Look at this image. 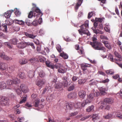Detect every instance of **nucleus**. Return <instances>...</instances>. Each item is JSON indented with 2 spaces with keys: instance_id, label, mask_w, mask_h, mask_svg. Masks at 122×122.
<instances>
[{
  "instance_id": "obj_5",
  "label": "nucleus",
  "mask_w": 122,
  "mask_h": 122,
  "mask_svg": "<svg viewBox=\"0 0 122 122\" xmlns=\"http://www.w3.org/2000/svg\"><path fill=\"white\" fill-rule=\"evenodd\" d=\"M24 34L27 37L30 38L34 39L33 41L37 45H39L40 44V42L39 40L38 39H34L35 38L36 36V35H34L32 34H29L27 32H25Z\"/></svg>"
},
{
  "instance_id": "obj_1",
  "label": "nucleus",
  "mask_w": 122,
  "mask_h": 122,
  "mask_svg": "<svg viewBox=\"0 0 122 122\" xmlns=\"http://www.w3.org/2000/svg\"><path fill=\"white\" fill-rule=\"evenodd\" d=\"M93 42H91L90 45L94 49L97 50H101L103 52L106 51V49L104 47L102 46V44L100 42L96 41L97 40V36L95 35L93 36L92 38Z\"/></svg>"
},
{
  "instance_id": "obj_43",
  "label": "nucleus",
  "mask_w": 122,
  "mask_h": 122,
  "mask_svg": "<svg viewBox=\"0 0 122 122\" xmlns=\"http://www.w3.org/2000/svg\"><path fill=\"white\" fill-rule=\"evenodd\" d=\"M13 80L14 84H17L20 82V79H18L17 77H15Z\"/></svg>"
},
{
  "instance_id": "obj_50",
  "label": "nucleus",
  "mask_w": 122,
  "mask_h": 122,
  "mask_svg": "<svg viewBox=\"0 0 122 122\" xmlns=\"http://www.w3.org/2000/svg\"><path fill=\"white\" fill-rule=\"evenodd\" d=\"M106 104H107L104 101L103 102H102L101 103V105L100 107V108L101 109H103L105 106Z\"/></svg>"
},
{
  "instance_id": "obj_49",
  "label": "nucleus",
  "mask_w": 122,
  "mask_h": 122,
  "mask_svg": "<svg viewBox=\"0 0 122 122\" xmlns=\"http://www.w3.org/2000/svg\"><path fill=\"white\" fill-rule=\"evenodd\" d=\"M94 108V107L92 105L89 106L86 109V111L88 112H90L93 110Z\"/></svg>"
},
{
  "instance_id": "obj_25",
  "label": "nucleus",
  "mask_w": 122,
  "mask_h": 122,
  "mask_svg": "<svg viewBox=\"0 0 122 122\" xmlns=\"http://www.w3.org/2000/svg\"><path fill=\"white\" fill-rule=\"evenodd\" d=\"M39 75L40 77H44L45 75L44 71L41 70H40L38 71Z\"/></svg>"
},
{
  "instance_id": "obj_8",
  "label": "nucleus",
  "mask_w": 122,
  "mask_h": 122,
  "mask_svg": "<svg viewBox=\"0 0 122 122\" xmlns=\"http://www.w3.org/2000/svg\"><path fill=\"white\" fill-rule=\"evenodd\" d=\"M32 5L34 6L32 9V11H33L34 13L36 12V13L39 14L40 16H41L43 15V14L41 12L40 10L37 7H36V5L34 4H32Z\"/></svg>"
},
{
  "instance_id": "obj_26",
  "label": "nucleus",
  "mask_w": 122,
  "mask_h": 122,
  "mask_svg": "<svg viewBox=\"0 0 122 122\" xmlns=\"http://www.w3.org/2000/svg\"><path fill=\"white\" fill-rule=\"evenodd\" d=\"M20 97H21V100H20L19 103L20 104H22L23 103L25 102L26 101V99L27 96L26 95H25L24 96L21 97L20 96Z\"/></svg>"
},
{
  "instance_id": "obj_9",
  "label": "nucleus",
  "mask_w": 122,
  "mask_h": 122,
  "mask_svg": "<svg viewBox=\"0 0 122 122\" xmlns=\"http://www.w3.org/2000/svg\"><path fill=\"white\" fill-rule=\"evenodd\" d=\"M20 88L23 92L26 93L28 91V89L27 86L24 84H21Z\"/></svg>"
},
{
  "instance_id": "obj_58",
  "label": "nucleus",
  "mask_w": 122,
  "mask_h": 122,
  "mask_svg": "<svg viewBox=\"0 0 122 122\" xmlns=\"http://www.w3.org/2000/svg\"><path fill=\"white\" fill-rule=\"evenodd\" d=\"M56 48L57 50L59 52H60L61 51V47L59 45H57L56 47Z\"/></svg>"
},
{
  "instance_id": "obj_23",
  "label": "nucleus",
  "mask_w": 122,
  "mask_h": 122,
  "mask_svg": "<svg viewBox=\"0 0 122 122\" xmlns=\"http://www.w3.org/2000/svg\"><path fill=\"white\" fill-rule=\"evenodd\" d=\"M14 21L15 23H17L20 25H23L25 24V22L22 20H19L15 19L14 20Z\"/></svg>"
},
{
  "instance_id": "obj_62",
  "label": "nucleus",
  "mask_w": 122,
  "mask_h": 122,
  "mask_svg": "<svg viewBox=\"0 0 122 122\" xmlns=\"http://www.w3.org/2000/svg\"><path fill=\"white\" fill-rule=\"evenodd\" d=\"M38 20H36V19L35 20L32 22V25L34 26H36L38 24Z\"/></svg>"
},
{
  "instance_id": "obj_34",
  "label": "nucleus",
  "mask_w": 122,
  "mask_h": 122,
  "mask_svg": "<svg viewBox=\"0 0 122 122\" xmlns=\"http://www.w3.org/2000/svg\"><path fill=\"white\" fill-rule=\"evenodd\" d=\"M53 98V95L52 94H51L47 97L46 99L47 101L50 102L52 101Z\"/></svg>"
},
{
  "instance_id": "obj_51",
  "label": "nucleus",
  "mask_w": 122,
  "mask_h": 122,
  "mask_svg": "<svg viewBox=\"0 0 122 122\" xmlns=\"http://www.w3.org/2000/svg\"><path fill=\"white\" fill-rule=\"evenodd\" d=\"M18 40L17 39L15 38L13 39L12 40L11 43L12 44L15 45L18 42Z\"/></svg>"
},
{
  "instance_id": "obj_12",
  "label": "nucleus",
  "mask_w": 122,
  "mask_h": 122,
  "mask_svg": "<svg viewBox=\"0 0 122 122\" xmlns=\"http://www.w3.org/2000/svg\"><path fill=\"white\" fill-rule=\"evenodd\" d=\"M102 42L104 44L106 47L109 50L111 49L112 48L111 45L110 43H109L108 41L105 40H103L102 41Z\"/></svg>"
},
{
  "instance_id": "obj_35",
  "label": "nucleus",
  "mask_w": 122,
  "mask_h": 122,
  "mask_svg": "<svg viewBox=\"0 0 122 122\" xmlns=\"http://www.w3.org/2000/svg\"><path fill=\"white\" fill-rule=\"evenodd\" d=\"M4 44L5 45L7 46L10 49H12V45L9 42H4Z\"/></svg>"
},
{
  "instance_id": "obj_64",
  "label": "nucleus",
  "mask_w": 122,
  "mask_h": 122,
  "mask_svg": "<svg viewBox=\"0 0 122 122\" xmlns=\"http://www.w3.org/2000/svg\"><path fill=\"white\" fill-rule=\"evenodd\" d=\"M115 55L117 57L120 58H121V56L119 55L117 52H115L114 53Z\"/></svg>"
},
{
  "instance_id": "obj_36",
  "label": "nucleus",
  "mask_w": 122,
  "mask_h": 122,
  "mask_svg": "<svg viewBox=\"0 0 122 122\" xmlns=\"http://www.w3.org/2000/svg\"><path fill=\"white\" fill-rule=\"evenodd\" d=\"M15 67L13 66H11L9 67V69L8 68V69L6 71H7L9 73H12L13 71L14 70Z\"/></svg>"
},
{
  "instance_id": "obj_14",
  "label": "nucleus",
  "mask_w": 122,
  "mask_h": 122,
  "mask_svg": "<svg viewBox=\"0 0 122 122\" xmlns=\"http://www.w3.org/2000/svg\"><path fill=\"white\" fill-rule=\"evenodd\" d=\"M14 11V10H12L7 11L4 14V15L5 17L7 18H9L12 12Z\"/></svg>"
},
{
  "instance_id": "obj_19",
  "label": "nucleus",
  "mask_w": 122,
  "mask_h": 122,
  "mask_svg": "<svg viewBox=\"0 0 122 122\" xmlns=\"http://www.w3.org/2000/svg\"><path fill=\"white\" fill-rule=\"evenodd\" d=\"M114 113L118 118L122 119V112L121 111H118L117 112L113 113V115Z\"/></svg>"
},
{
  "instance_id": "obj_57",
  "label": "nucleus",
  "mask_w": 122,
  "mask_h": 122,
  "mask_svg": "<svg viewBox=\"0 0 122 122\" xmlns=\"http://www.w3.org/2000/svg\"><path fill=\"white\" fill-rule=\"evenodd\" d=\"M74 89V85H72L69 86L68 88V90L69 91H71Z\"/></svg>"
},
{
  "instance_id": "obj_61",
  "label": "nucleus",
  "mask_w": 122,
  "mask_h": 122,
  "mask_svg": "<svg viewBox=\"0 0 122 122\" xmlns=\"http://www.w3.org/2000/svg\"><path fill=\"white\" fill-rule=\"evenodd\" d=\"M38 58L39 59L40 61L41 62H43L44 61V57L41 56H38Z\"/></svg>"
},
{
  "instance_id": "obj_38",
  "label": "nucleus",
  "mask_w": 122,
  "mask_h": 122,
  "mask_svg": "<svg viewBox=\"0 0 122 122\" xmlns=\"http://www.w3.org/2000/svg\"><path fill=\"white\" fill-rule=\"evenodd\" d=\"M89 85L90 86L96 85L97 83V81H93V80H91L89 82Z\"/></svg>"
},
{
  "instance_id": "obj_37",
  "label": "nucleus",
  "mask_w": 122,
  "mask_h": 122,
  "mask_svg": "<svg viewBox=\"0 0 122 122\" xmlns=\"http://www.w3.org/2000/svg\"><path fill=\"white\" fill-rule=\"evenodd\" d=\"M37 15H36V13L33 12V11H31L29 13L28 17L29 18H31L33 16H37Z\"/></svg>"
},
{
  "instance_id": "obj_15",
  "label": "nucleus",
  "mask_w": 122,
  "mask_h": 122,
  "mask_svg": "<svg viewBox=\"0 0 122 122\" xmlns=\"http://www.w3.org/2000/svg\"><path fill=\"white\" fill-rule=\"evenodd\" d=\"M86 95V92L83 90H81L78 92V95L79 97L83 99Z\"/></svg>"
},
{
  "instance_id": "obj_16",
  "label": "nucleus",
  "mask_w": 122,
  "mask_h": 122,
  "mask_svg": "<svg viewBox=\"0 0 122 122\" xmlns=\"http://www.w3.org/2000/svg\"><path fill=\"white\" fill-rule=\"evenodd\" d=\"M27 60L25 58L20 59L19 61V64L21 65L26 64L27 63Z\"/></svg>"
},
{
  "instance_id": "obj_42",
  "label": "nucleus",
  "mask_w": 122,
  "mask_h": 122,
  "mask_svg": "<svg viewBox=\"0 0 122 122\" xmlns=\"http://www.w3.org/2000/svg\"><path fill=\"white\" fill-rule=\"evenodd\" d=\"M3 59L7 61L10 60H12V58L11 57H9L6 55H4L3 57L2 58Z\"/></svg>"
},
{
  "instance_id": "obj_46",
  "label": "nucleus",
  "mask_w": 122,
  "mask_h": 122,
  "mask_svg": "<svg viewBox=\"0 0 122 122\" xmlns=\"http://www.w3.org/2000/svg\"><path fill=\"white\" fill-rule=\"evenodd\" d=\"M104 19L102 18H96L95 19L96 21H97L98 23H101L103 21Z\"/></svg>"
},
{
  "instance_id": "obj_63",
  "label": "nucleus",
  "mask_w": 122,
  "mask_h": 122,
  "mask_svg": "<svg viewBox=\"0 0 122 122\" xmlns=\"http://www.w3.org/2000/svg\"><path fill=\"white\" fill-rule=\"evenodd\" d=\"M84 27L87 28L88 27L89 25V21L88 20L86 21L84 23Z\"/></svg>"
},
{
  "instance_id": "obj_3",
  "label": "nucleus",
  "mask_w": 122,
  "mask_h": 122,
  "mask_svg": "<svg viewBox=\"0 0 122 122\" xmlns=\"http://www.w3.org/2000/svg\"><path fill=\"white\" fill-rule=\"evenodd\" d=\"M9 101L8 97L4 96L0 97V102L2 106H8L9 104Z\"/></svg>"
},
{
  "instance_id": "obj_22",
  "label": "nucleus",
  "mask_w": 122,
  "mask_h": 122,
  "mask_svg": "<svg viewBox=\"0 0 122 122\" xmlns=\"http://www.w3.org/2000/svg\"><path fill=\"white\" fill-rule=\"evenodd\" d=\"M14 22H15L14 21V20H13L11 19H7L6 20V23L8 25H10L12 24Z\"/></svg>"
},
{
  "instance_id": "obj_53",
  "label": "nucleus",
  "mask_w": 122,
  "mask_h": 122,
  "mask_svg": "<svg viewBox=\"0 0 122 122\" xmlns=\"http://www.w3.org/2000/svg\"><path fill=\"white\" fill-rule=\"evenodd\" d=\"M112 115L111 114H108L107 115L104 116V117L106 119H108L111 117Z\"/></svg>"
},
{
  "instance_id": "obj_41",
  "label": "nucleus",
  "mask_w": 122,
  "mask_h": 122,
  "mask_svg": "<svg viewBox=\"0 0 122 122\" xmlns=\"http://www.w3.org/2000/svg\"><path fill=\"white\" fill-rule=\"evenodd\" d=\"M99 89L100 94L103 95H105V89L104 88L102 87L100 88Z\"/></svg>"
},
{
  "instance_id": "obj_39",
  "label": "nucleus",
  "mask_w": 122,
  "mask_h": 122,
  "mask_svg": "<svg viewBox=\"0 0 122 122\" xmlns=\"http://www.w3.org/2000/svg\"><path fill=\"white\" fill-rule=\"evenodd\" d=\"M73 105L72 104H67L66 105V107L67 109L71 110L72 109L73 107Z\"/></svg>"
},
{
  "instance_id": "obj_2",
  "label": "nucleus",
  "mask_w": 122,
  "mask_h": 122,
  "mask_svg": "<svg viewBox=\"0 0 122 122\" xmlns=\"http://www.w3.org/2000/svg\"><path fill=\"white\" fill-rule=\"evenodd\" d=\"M80 29L78 30L79 33L81 35H82V34H86L87 36H90L91 34L87 29L84 27V24L80 26Z\"/></svg>"
},
{
  "instance_id": "obj_40",
  "label": "nucleus",
  "mask_w": 122,
  "mask_h": 122,
  "mask_svg": "<svg viewBox=\"0 0 122 122\" xmlns=\"http://www.w3.org/2000/svg\"><path fill=\"white\" fill-rule=\"evenodd\" d=\"M92 117V120L95 121L96 120L99 119V117L97 114L93 115Z\"/></svg>"
},
{
  "instance_id": "obj_52",
  "label": "nucleus",
  "mask_w": 122,
  "mask_h": 122,
  "mask_svg": "<svg viewBox=\"0 0 122 122\" xmlns=\"http://www.w3.org/2000/svg\"><path fill=\"white\" fill-rule=\"evenodd\" d=\"M106 72L107 74H113L114 73V71L112 69L107 70L106 71Z\"/></svg>"
},
{
  "instance_id": "obj_54",
  "label": "nucleus",
  "mask_w": 122,
  "mask_h": 122,
  "mask_svg": "<svg viewBox=\"0 0 122 122\" xmlns=\"http://www.w3.org/2000/svg\"><path fill=\"white\" fill-rule=\"evenodd\" d=\"M79 51H78V52L80 55L83 54H84V49L82 47L79 49Z\"/></svg>"
},
{
  "instance_id": "obj_44",
  "label": "nucleus",
  "mask_w": 122,
  "mask_h": 122,
  "mask_svg": "<svg viewBox=\"0 0 122 122\" xmlns=\"http://www.w3.org/2000/svg\"><path fill=\"white\" fill-rule=\"evenodd\" d=\"M14 10H16L15 12V15L17 16H19L21 14V12L19 10H18L16 8L14 9Z\"/></svg>"
},
{
  "instance_id": "obj_10",
  "label": "nucleus",
  "mask_w": 122,
  "mask_h": 122,
  "mask_svg": "<svg viewBox=\"0 0 122 122\" xmlns=\"http://www.w3.org/2000/svg\"><path fill=\"white\" fill-rule=\"evenodd\" d=\"M17 46L19 49H23L26 47L25 42L23 41L20 42L17 44Z\"/></svg>"
},
{
  "instance_id": "obj_48",
  "label": "nucleus",
  "mask_w": 122,
  "mask_h": 122,
  "mask_svg": "<svg viewBox=\"0 0 122 122\" xmlns=\"http://www.w3.org/2000/svg\"><path fill=\"white\" fill-rule=\"evenodd\" d=\"M61 83L63 87H66L68 84V82L67 81H63L62 83Z\"/></svg>"
},
{
  "instance_id": "obj_30",
  "label": "nucleus",
  "mask_w": 122,
  "mask_h": 122,
  "mask_svg": "<svg viewBox=\"0 0 122 122\" xmlns=\"http://www.w3.org/2000/svg\"><path fill=\"white\" fill-rule=\"evenodd\" d=\"M0 29L4 31L7 32V27L6 25L5 24H3L1 26Z\"/></svg>"
},
{
  "instance_id": "obj_60",
  "label": "nucleus",
  "mask_w": 122,
  "mask_h": 122,
  "mask_svg": "<svg viewBox=\"0 0 122 122\" xmlns=\"http://www.w3.org/2000/svg\"><path fill=\"white\" fill-rule=\"evenodd\" d=\"M62 66L59 63H56L54 66V67H55L56 68L58 69H59Z\"/></svg>"
},
{
  "instance_id": "obj_45",
  "label": "nucleus",
  "mask_w": 122,
  "mask_h": 122,
  "mask_svg": "<svg viewBox=\"0 0 122 122\" xmlns=\"http://www.w3.org/2000/svg\"><path fill=\"white\" fill-rule=\"evenodd\" d=\"M7 84L8 85H11L14 84L13 81L10 79H9L6 81Z\"/></svg>"
},
{
  "instance_id": "obj_4",
  "label": "nucleus",
  "mask_w": 122,
  "mask_h": 122,
  "mask_svg": "<svg viewBox=\"0 0 122 122\" xmlns=\"http://www.w3.org/2000/svg\"><path fill=\"white\" fill-rule=\"evenodd\" d=\"M8 66L7 64L3 62L0 63V69L2 71V72L4 75L7 74L6 71L8 69Z\"/></svg>"
},
{
  "instance_id": "obj_7",
  "label": "nucleus",
  "mask_w": 122,
  "mask_h": 122,
  "mask_svg": "<svg viewBox=\"0 0 122 122\" xmlns=\"http://www.w3.org/2000/svg\"><path fill=\"white\" fill-rule=\"evenodd\" d=\"M46 82L45 79H43L37 80L36 81V85L39 87H42Z\"/></svg>"
},
{
  "instance_id": "obj_33",
  "label": "nucleus",
  "mask_w": 122,
  "mask_h": 122,
  "mask_svg": "<svg viewBox=\"0 0 122 122\" xmlns=\"http://www.w3.org/2000/svg\"><path fill=\"white\" fill-rule=\"evenodd\" d=\"M86 82V80L83 79H80L78 81V83L80 85L83 84Z\"/></svg>"
},
{
  "instance_id": "obj_20",
  "label": "nucleus",
  "mask_w": 122,
  "mask_h": 122,
  "mask_svg": "<svg viewBox=\"0 0 122 122\" xmlns=\"http://www.w3.org/2000/svg\"><path fill=\"white\" fill-rule=\"evenodd\" d=\"M46 64L47 67H50L52 69H54V66L52 63L50 62L49 61H47L46 63Z\"/></svg>"
},
{
  "instance_id": "obj_13",
  "label": "nucleus",
  "mask_w": 122,
  "mask_h": 122,
  "mask_svg": "<svg viewBox=\"0 0 122 122\" xmlns=\"http://www.w3.org/2000/svg\"><path fill=\"white\" fill-rule=\"evenodd\" d=\"M68 97L69 98L75 99L77 97V95L76 93H70L68 95Z\"/></svg>"
},
{
  "instance_id": "obj_17",
  "label": "nucleus",
  "mask_w": 122,
  "mask_h": 122,
  "mask_svg": "<svg viewBox=\"0 0 122 122\" xmlns=\"http://www.w3.org/2000/svg\"><path fill=\"white\" fill-rule=\"evenodd\" d=\"M35 71L33 70L30 71L28 72V76L30 78H32L34 75Z\"/></svg>"
},
{
  "instance_id": "obj_18",
  "label": "nucleus",
  "mask_w": 122,
  "mask_h": 122,
  "mask_svg": "<svg viewBox=\"0 0 122 122\" xmlns=\"http://www.w3.org/2000/svg\"><path fill=\"white\" fill-rule=\"evenodd\" d=\"M104 101L106 103L111 104L113 103L114 100L112 98H106L104 99Z\"/></svg>"
},
{
  "instance_id": "obj_47",
  "label": "nucleus",
  "mask_w": 122,
  "mask_h": 122,
  "mask_svg": "<svg viewBox=\"0 0 122 122\" xmlns=\"http://www.w3.org/2000/svg\"><path fill=\"white\" fill-rule=\"evenodd\" d=\"M108 59L110 61H113V56L110 53H109L108 56Z\"/></svg>"
},
{
  "instance_id": "obj_59",
  "label": "nucleus",
  "mask_w": 122,
  "mask_h": 122,
  "mask_svg": "<svg viewBox=\"0 0 122 122\" xmlns=\"http://www.w3.org/2000/svg\"><path fill=\"white\" fill-rule=\"evenodd\" d=\"M91 116L90 115L88 116H86L84 117H83L80 119V120L81 121H83L85 120V119L88 118L89 117H90Z\"/></svg>"
},
{
  "instance_id": "obj_24",
  "label": "nucleus",
  "mask_w": 122,
  "mask_h": 122,
  "mask_svg": "<svg viewBox=\"0 0 122 122\" xmlns=\"http://www.w3.org/2000/svg\"><path fill=\"white\" fill-rule=\"evenodd\" d=\"M83 0H77V2L75 7V9H76L77 10L78 9L79 7L81 5Z\"/></svg>"
},
{
  "instance_id": "obj_29",
  "label": "nucleus",
  "mask_w": 122,
  "mask_h": 122,
  "mask_svg": "<svg viewBox=\"0 0 122 122\" xmlns=\"http://www.w3.org/2000/svg\"><path fill=\"white\" fill-rule=\"evenodd\" d=\"M55 88L57 89L62 88H63L61 83L60 82L56 84L55 87Z\"/></svg>"
},
{
  "instance_id": "obj_32",
  "label": "nucleus",
  "mask_w": 122,
  "mask_h": 122,
  "mask_svg": "<svg viewBox=\"0 0 122 122\" xmlns=\"http://www.w3.org/2000/svg\"><path fill=\"white\" fill-rule=\"evenodd\" d=\"M88 65L85 63H82L81 64V67L82 71L87 69V67H88Z\"/></svg>"
},
{
  "instance_id": "obj_27",
  "label": "nucleus",
  "mask_w": 122,
  "mask_h": 122,
  "mask_svg": "<svg viewBox=\"0 0 122 122\" xmlns=\"http://www.w3.org/2000/svg\"><path fill=\"white\" fill-rule=\"evenodd\" d=\"M58 71L59 73H64L66 72V70L62 66L59 69H58Z\"/></svg>"
},
{
  "instance_id": "obj_56",
  "label": "nucleus",
  "mask_w": 122,
  "mask_h": 122,
  "mask_svg": "<svg viewBox=\"0 0 122 122\" xmlns=\"http://www.w3.org/2000/svg\"><path fill=\"white\" fill-rule=\"evenodd\" d=\"M78 112L77 111H76L74 112H72L70 113L69 116L70 117H72L75 116L78 114Z\"/></svg>"
},
{
  "instance_id": "obj_11",
  "label": "nucleus",
  "mask_w": 122,
  "mask_h": 122,
  "mask_svg": "<svg viewBox=\"0 0 122 122\" xmlns=\"http://www.w3.org/2000/svg\"><path fill=\"white\" fill-rule=\"evenodd\" d=\"M86 105V104H85V102L84 101L82 103L80 102L75 103L74 104V106L76 108H80L82 107H84Z\"/></svg>"
},
{
  "instance_id": "obj_6",
  "label": "nucleus",
  "mask_w": 122,
  "mask_h": 122,
  "mask_svg": "<svg viewBox=\"0 0 122 122\" xmlns=\"http://www.w3.org/2000/svg\"><path fill=\"white\" fill-rule=\"evenodd\" d=\"M94 97V95L92 93H90L87 96V99L85 101V104H87L88 103H90L93 100Z\"/></svg>"
},
{
  "instance_id": "obj_31",
  "label": "nucleus",
  "mask_w": 122,
  "mask_h": 122,
  "mask_svg": "<svg viewBox=\"0 0 122 122\" xmlns=\"http://www.w3.org/2000/svg\"><path fill=\"white\" fill-rule=\"evenodd\" d=\"M60 56L62 57L64 59H67L68 57V55L64 52L61 53L60 54Z\"/></svg>"
},
{
  "instance_id": "obj_55",
  "label": "nucleus",
  "mask_w": 122,
  "mask_h": 122,
  "mask_svg": "<svg viewBox=\"0 0 122 122\" xmlns=\"http://www.w3.org/2000/svg\"><path fill=\"white\" fill-rule=\"evenodd\" d=\"M83 73L84 74H87L91 72V71L88 69H86L83 71Z\"/></svg>"
},
{
  "instance_id": "obj_28",
  "label": "nucleus",
  "mask_w": 122,
  "mask_h": 122,
  "mask_svg": "<svg viewBox=\"0 0 122 122\" xmlns=\"http://www.w3.org/2000/svg\"><path fill=\"white\" fill-rule=\"evenodd\" d=\"M6 87V85L5 82H0V89L1 90L5 88Z\"/></svg>"
},
{
  "instance_id": "obj_21",
  "label": "nucleus",
  "mask_w": 122,
  "mask_h": 122,
  "mask_svg": "<svg viewBox=\"0 0 122 122\" xmlns=\"http://www.w3.org/2000/svg\"><path fill=\"white\" fill-rule=\"evenodd\" d=\"M19 77L22 79H25L26 76L24 72H20L18 73V75Z\"/></svg>"
}]
</instances>
